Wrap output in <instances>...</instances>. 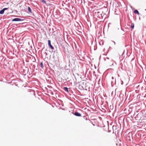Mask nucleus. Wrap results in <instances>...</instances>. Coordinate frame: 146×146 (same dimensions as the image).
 Instances as JSON below:
<instances>
[{
    "instance_id": "nucleus-9",
    "label": "nucleus",
    "mask_w": 146,
    "mask_h": 146,
    "mask_svg": "<svg viewBox=\"0 0 146 146\" xmlns=\"http://www.w3.org/2000/svg\"><path fill=\"white\" fill-rule=\"evenodd\" d=\"M48 44L49 46L50 45H51V41H50V40H48Z\"/></svg>"
},
{
    "instance_id": "nucleus-11",
    "label": "nucleus",
    "mask_w": 146,
    "mask_h": 146,
    "mask_svg": "<svg viewBox=\"0 0 146 146\" xmlns=\"http://www.w3.org/2000/svg\"><path fill=\"white\" fill-rule=\"evenodd\" d=\"M42 2H43V3H46V1H44V0L42 1Z\"/></svg>"
},
{
    "instance_id": "nucleus-5",
    "label": "nucleus",
    "mask_w": 146,
    "mask_h": 146,
    "mask_svg": "<svg viewBox=\"0 0 146 146\" xmlns=\"http://www.w3.org/2000/svg\"><path fill=\"white\" fill-rule=\"evenodd\" d=\"M64 90L65 91H66V92H68V89L67 87H64Z\"/></svg>"
},
{
    "instance_id": "nucleus-2",
    "label": "nucleus",
    "mask_w": 146,
    "mask_h": 146,
    "mask_svg": "<svg viewBox=\"0 0 146 146\" xmlns=\"http://www.w3.org/2000/svg\"><path fill=\"white\" fill-rule=\"evenodd\" d=\"M7 9V8H5L3 9L2 10L0 11V14H3L4 13L5 11Z\"/></svg>"
},
{
    "instance_id": "nucleus-4",
    "label": "nucleus",
    "mask_w": 146,
    "mask_h": 146,
    "mask_svg": "<svg viewBox=\"0 0 146 146\" xmlns=\"http://www.w3.org/2000/svg\"><path fill=\"white\" fill-rule=\"evenodd\" d=\"M134 13L135 14H137L138 15L139 14V13L138 11L137 10H135L134 11Z\"/></svg>"
},
{
    "instance_id": "nucleus-1",
    "label": "nucleus",
    "mask_w": 146,
    "mask_h": 146,
    "mask_svg": "<svg viewBox=\"0 0 146 146\" xmlns=\"http://www.w3.org/2000/svg\"><path fill=\"white\" fill-rule=\"evenodd\" d=\"M23 20L20 18H16L13 19L12 20V21H21Z\"/></svg>"
},
{
    "instance_id": "nucleus-12",
    "label": "nucleus",
    "mask_w": 146,
    "mask_h": 146,
    "mask_svg": "<svg viewBox=\"0 0 146 146\" xmlns=\"http://www.w3.org/2000/svg\"><path fill=\"white\" fill-rule=\"evenodd\" d=\"M112 79H113V77H112Z\"/></svg>"
},
{
    "instance_id": "nucleus-6",
    "label": "nucleus",
    "mask_w": 146,
    "mask_h": 146,
    "mask_svg": "<svg viewBox=\"0 0 146 146\" xmlns=\"http://www.w3.org/2000/svg\"><path fill=\"white\" fill-rule=\"evenodd\" d=\"M40 66L42 68H44V66L43 65V64L42 62H41L40 63Z\"/></svg>"
},
{
    "instance_id": "nucleus-10",
    "label": "nucleus",
    "mask_w": 146,
    "mask_h": 146,
    "mask_svg": "<svg viewBox=\"0 0 146 146\" xmlns=\"http://www.w3.org/2000/svg\"><path fill=\"white\" fill-rule=\"evenodd\" d=\"M49 47L52 49H53L54 48L51 45H50Z\"/></svg>"
},
{
    "instance_id": "nucleus-3",
    "label": "nucleus",
    "mask_w": 146,
    "mask_h": 146,
    "mask_svg": "<svg viewBox=\"0 0 146 146\" xmlns=\"http://www.w3.org/2000/svg\"><path fill=\"white\" fill-rule=\"evenodd\" d=\"M74 115H75L78 116H81V114L78 112H75L74 113Z\"/></svg>"
},
{
    "instance_id": "nucleus-8",
    "label": "nucleus",
    "mask_w": 146,
    "mask_h": 146,
    "mask_svg": "<svg viewBox=\"0 0 146 146\" xmlns=\"http://www.w3.org/2000/svg\"><path fill=\"white\" fill-rule=\"evenodd\" d=\"M131 27L132 29H133L134 27V24L133 23H131Z\"/></svg>"
},
{
    "instance_id": "nucleus-13",
    "label": "nucleus",
    "mask_w": 146,
    "mask_h": 146,
    "mask_svg": "<svg viewBox=\"0 0 146 146\" xmlns=\"http://www.w3.org/2000/svg\"><path fill=\"white\" fill-rule=\"evenodd\" d=\"M145 11H146V9H145Z\"/></svg>"
},
{
    "instance_id": "nucleus-7",
    "label": "nucleus",
    "mask_w": 146,
    "mask_h": 146,
    "mask_svg": "<svg viewBox=\"0 0 146 146\" xmlns=\"http://www.w3.org/2000/svg\"><path fill=\"white\" fill-rule=\"evenodd\" d=\"M28 11L30 13H31V10L29 7H28Z\"/></svg>"
}]
</instances>
